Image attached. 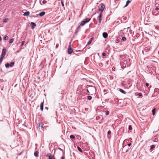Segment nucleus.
I'll return each mask as SVG.
<instances>
[{
	"label": "nucleus",
	"mask_w": 159,
	"mask_h": 159,
	"mask_svg": "<svg viewBox=\"0 0 159 159\" xmlns=\"http://www.w3.org/2000/svg\"><path fill=\"white\" fill-rule=\"evenodd\" d=\"M46 156L49 157V159H55V158H54L52 156H51L50 154H48L46 155Z\"/></svg>",
	"instance_id": "obj_8"
},
{
	"label": "nucleus",
	"mask_w": 159,
	"mask_h": 159,
	"mask_svg": "<svg viewBox=\"0 0 159 159\" xmlns=\"http://www.w3.org/2000/svg\"><path fill=\"white\" fill-rule=\"evenodd\" d=\"M6 52V50L5 48H3L2 49V54L1 55V57H4Z\"/></svg>",
	"instance_id": "obj_3"
},
{
	"label": "nucleus",
	"mask_w": 159,
	"mask_h": 159,
	"mask_svg": "<svg viewBox=\"0 0 159 159\" xmlns=\"http://www.w3.org/2000/svg\"><path fill=\"white\" fill-rule=\"evenodd\" d=\"M80 26H79V27L77 28V30H76L78 31H79L80 29Z\"/></svg>",
	"instance_id": "obj_39"
},
{
	"label": "nucleus",
	"mask_w": 159,
	"mask_h": 159,
	"mask_svg": "<svg viewBox=\"0 0 159 159\" xmlns=\"http://www.w3.org/2000/svg\"><path fill=\"white\" fill-rule=\"evenodd\" d=\"M105 8V5L103 3H102L100 4L99 7V11H101V13H102L103 11L104 10Z\"/></svg>",
	"instance_id": "obj_2"
},
{
	"label": "nucleus",
	"mask_w": 159,
	"mask_h": 159,
	"mask_svg": "<svg viewBox=\"0 0 159 159\" xmlns=\"http://www.w3.org/2000/svg\"><path fill=\"white\" fill-rule=\"evenodd\" d=\"M111 132L110 131H109L107 132L108 135H110L111 134Z\"/></svg>",
	"instance_id": "obj_38"
},
{
	"label": "nucleus",
	"mask_w": 159,
	"mask_h": 159,
	"mask_svg": "<svg viewBox=\"0 0 159 159\" xmlns=\"http://www.w3.org/2000/svg\"><path fill=\"white\" fill-rule=\"evenodd\" d=\"M98 65L99 66H103V64L102 63H99L98 64Z\"/></svg>",
	"instance_id": "obj_32"
},
{
	"label": "nucleus",
	"mask_w": 159,
	"mask_h": 159,
	"mask_svg": "<svg viewBox=\"0 0 159 159\" xmlns=\"http://www.w3.org/2000/svg\"><path fill=\"white\" fill-rule=\"evenodd\" d=\"M151 87V85L148 88V89L149 90L150 89Z\"/></svg>",
	"instance_id": "obj_47"
},
{
	"label": "nucleus",
	"mask_w": 159,
	"mask_h": 159,
	"mask_svg": "<svg viewBox=\"0 0 159 159\" xmlns=\"http://www.w3.org/2000/svg\"><path fill=\"white\" fill-rule=\"evenodd\" d=\"M78 31H78L76 30V31L75 32V34H76L78 33Z\"/></svg>",
	"instance_id": "obj_46"
},
{
	"label": "nucleus",
	"mask_w": 159,
	"mask_h": 159,
	"mask_svg": "<svg viewBox=\"0 0 159 159\" xmlns=\"http://www.w3.org/2000/svg\"><path fill=\"white\" fill-rule=\"evenodd\" d=\"M5 66L6 68H8L10 66L9 64L8 63H7L5 64Z\"/></svg>",
	"instance_id": "obj_17"
},
{
	"label": "nucleus",
	"mask_w": 159,
	"mask_h": 159,
	"mask_svg": "<svg viewBox=\"0 0 159 159\" xmlns=\"http://www.w3.org/2000/svg\"><path fill=\"white\" fill-rule=\"evenodd\" d=\"M61 159H65V157L64 156H62L61 158Z\"/></svg>",
	"instance_id": "obj_42"
},
{
	"label": "nucleus",
	"mask_w": 159,
	"mask_h": 159,
	"mask_svg": "<svg viewBox=\"0 0 159 159\" xmlns=\"http://www.w3.org/2000/svg\"><path fill=\"white\" fill-rule=\"evenodd\" d=\"M145 85L146 86L148 87L149 86V84L148 83H146L145 84Z\"/></svg>",
	"instance_id": "obj_40"
},
{
	"label": "nucleus",
	"mask_w": 159,
	"mask_h": 159,
	"mask_svg": "<svg viewBox=\"0 0 159 159\" xmlns=\"http://www.w3.org/2000/svg\"><path fill=\"white\" fill-rule=\"evenodd\" d=\"M155 108H154L152 110V114L153 115H154L155 114Z\"/></svg>",
	"instance_id": "obj_18"
},
{
	"label": "nucleus",
	"mask_w": 159,
	"mask_h": 159,
	"mask_svg": "<svg viewBox=\"0 0 159 159\" xmlns=\"http://www.w3.org/2000/svg\"><path fill=\"white\" fill-rule=\"evenodd\" d=\"M61 4L62 6L64 8V4L63 3V2L62 1H61Z\"/></svg>",
	"instance_id": "obj_36"
},
{
	"label": "nucleus",
	"mask_w": 159,
	"mask_h": 159,
	"mask_svg": "<svg viewBox=\"0 0 159 159\" xmlns=\"http://www.w3.org/2000/svg\"><path fill=\"white\" fill-rule=\"evenodd\" d=\"M40 107H43V102H41L40 104Z\"/></svg>",
	"instance_id": "obj_29"
},
{
	"label": "nucleus",
	"mask_w": 159,
	"mask_h": 159,
	"mask_svg": "<svg viewBox=\"0 0 159 159\" xmlns=\"http://www.w3.org/2000/svg\"><path fill=\"white\" fill-rule=\"evenodd\" d=\"M91 20V18H86L84 19L81 22L80 25L82 26H83L85 24L89 22Z\"/></svg>",
	"instance_id": "obj_1"
},
{
	"label": "nucleus",
	"mask_w": 159,
	"mask_h": 159,
	"mask_svg": "<svg viewBox=\"0 0 159 159\" xmlns=\"http://www.w3.org/2000/svg\"><path fill=\"white\" fill-rule=\"evenodd\" d=\"M5 20H6V19H4V20H3V22H6V21H5Z\"/></svg>",
	"instance_id": "obj_48"
},
{
	"label": "nucleus",
	"mask_w": 159,
	"mask_h": 159,
	"mask_svg": "<svg viewBox=\"0 0 159 159\" xmlns=\"http://www.w3.org/2000/svg\"><path fill=\"white\" fill-rule=\"evenodd\" d=\"M47 2V1H46L45 0H43L42 2L43 3V4H45V3H46Z\"/></svg>",
	"instance_id": "obj_37"
},
{
	"label": "nucleus",
	"mask_w": 159,
	"mask_h": 159,
	"mask_svg": "<svg viewBox=\"0 0 159 159\" xmlns=\"http://www.w3.org/2000/svg\"><path fill=\"white\" fill-rule=\"evenodd\" d=\"M112 70H113V71H114V70L113 69V68H112Z\"/></svg>",
	"instance_id": "obj_50"
},
{
	"label": "nucleus",
	"mask_w": 159,
	"mask_h": 159,
	"mask_svg": "<svg viewBox=\"0 0 159 159\" xmlns=\"http://www.w3.org/2000/svg\"><path fill=\"white\" fill-rule=\"evenodd\" d=\"M43 124H39V127H40L42 128H43Z\"/></svg>",
	"instance_id": "obj_28"
},
{
	"label": "nucleus",
	"mask_w": 159,
	"mask_h": 159,
	"mask_svg": "<svg viewBox=\"0 0 159 159\" xmlns=\"http://www.w3.org/2000/svg\"><path fill=\"white\" fill-rule=\"evenodd\" d=\"M87 98L89 100H90L92 99V98L91 96H87Z\"/></svg>",
	"instance_id": "obj_26"
},
{
	"label": "nucleus",
	"mask_w": 159,
	"mask_h": 159,
	"mask_svg": "<svg viewBox=\"0 0 159 159\" xmlns=\"http://www.w3.org/2000/svg\"><path fill=\"white\" fill-rule=\"evenodd\" d=\"M4 58V57H2L0 56V64L2 62V60Z\"/></svg>",
	"instance_id": "obj_21"
},
{
	"label": "nucleus",
	"mask_w": 159,
	"mask_h": 159,
	"mask_svg": "<svg viewBox=\"0 0 159 159\" xmlns=\"http://www.w3.org/2000/svg\"><path fill=\"white\" fill-rule=\"evenodd\" d=\"M122 40L123 41H125L126 40V39L125 37H122Z\"/></svg>",
	"instance_id": "obj_22"
},
{
	"label": "nucleus",
	"mask_w": 159,
	"mask_h": 159,
	"mask_svg": "<svg viewBox=\"0 0 159 159\" xmlns=\"http://www.w3.org/2000/svg\"><path fill=\"white\" fill-rule=\"evenodd\" d=\"M159 9V8L158 7H156L155 8V10H156V11H157V10H158Z\"/></svg>",
	"instance_id": "obj_41"
},
{
	"label": "nucleus",
	"mask_w": 159,
	"mask_h": 159,
	"mask_svg": "<svg viewBox=\"0 0 159 159\" xmlns=\"http://www.w3.org/2000/svg\"><path fill=\"white\" fill-rule=\"evenodd\" d=\"M77 149L78 150L81 152H82V150L81 149V148L79 147H77Z\"/></svg>",
	"instance_id": "obj_25"
},
{
	"label": "nucleus",
	"mask_w": 159,
	"mask_h": 159,
	"mask_svg": "<svg viewBox=\"0 0 159 159\" xmlns=\"http://www.w3.org/2000/svg\"><path fill=\"white\" fill-rule=\"evenodd\" d=\"M87 91L88 92H89V90H88V89H87Z\"/></svg>",
	"instance_id": "obj_51"
},
{
	"label": "nucleus",
	"mask_w": 159,
	"mask_h": 159,
	"mask_svg": "<svg viewBox=\"0 0 159 159\" xmlns=\"http://www.w3.org/2000/svg\"><path fill=\"white\" fill-rule=\"evenodd\" d=\"M102 36L104 38L106 39L108 37V34L107 33L104 32L102 34Z\"/></svg>",
	"instance_id": "obj_7"
},
{
	"label": "nucleus",
	"mask_w": 159,
	"mask_h": 159,
	"mask_svg": "<svg viewBox=\"0 0 159 159\" xmlns=\"http://www.w3.org/2000/svg\"><path fill=\"white\" fill-rule=\"evenodd\" d=\"M73 50L71 48V46L70 45L69 46V47L68 49V53L69 54H71L73 52Z\"/></svg>",
	"instance_id": "obj_4"
},
{
	"label": "nucleus",
	"mask_w": 159,
	"mask_h": 159,
	"mask_svg": "<svg viewBox=\"0 0 159 159\" xmlns=\"http://www.w3.org/2000/svg\"><path fill=\"white\" fill-rule=\"evenodd\" d=\"M130 2V1L129 0H128L126 2V5H125V6H124V7H127V6H128V5H129V4Z\"/></svg>",
	"instance_id": "obj_10"
},
{
	"label": "nucleus",
	"mask_w": 159,
	"mask_h": 159,
	"mask_svg": "<svg viewBox=\"0 0 159 159\" xmlns=\"http://www.w3.org/2000/svg\"><path fill=\"white\" fill-rule=\"evenodd\" d=\"M30 12L29 11H26L25 12L23 15L24 16H29L30 15Z\"/></svg>",
	"instance_id": "obj_9"
},
{
	"label": "nucleus",
	"mask_w": 159,
	"mask_h": 159,
	"mask_svg": "<svg viewBox=\"0 0 159 159\" xmlns=\"http://www.w3.org/2000/svg\"><path fill=\"white\" fill-rule=\"evenodd\" d=\"M39 152L38 151H35L34 153V155L36 157H38V156Z\"/></svg>",
	"instance_id": "obj_12"
},
{
	"label": "nucleus",
	"mask_w": 159,
	"mask_h": 159,
	"mask_svg": "<svg viewBox=\"0 0 159 159\" xmlns=\"http://www.w3.org/2000/svg\"><path fill=\"white\" fill-rule=\"evenodd\" d=\"M119 91L121 93H123V94H125L126 93L125 92L124 90L123 89H119Z\"/></svg>",
	"instance_id": "obj_15"
},
{
	"label": "nucleus",
	"mask_w": 159,
	"mask_h": 159,
	"mask_svg": "<svg viewBox=\"0 0 159 159\" xmlns=\"http://www.w3.org/2000/svg\"><path fill=\"white\" fill-rule=\"evenodd\" d=\"M127 63V62L125 61L124 62V63L123 65V66H122V69H124V68H125L126 67V63Z\"/></svg>",
	"instance_id": "obj_11"
},
{
	"label": "nucleus",
	"mask_w": 159,
	"mask_h": 159,
	"mask_svg": "<svg viewBox=\"0 0 159 159\" xmlns=\"http://www.w3.org/2000/svg\"><path fill=\"white\" fill-rule=\"evenodd\" d=\"M30 26L32 29H34L36 26V24L34 22H31Z\"/></svg>",
	"instance_id": "obj_6"
},
{
	"label": "nucleus",
	"mask_w": 159,
	"mask_h": 159,
	"mask_svg": "<svg viewBox=\"0 0 159 159\" xmlns=\"http://www.w3.org/2000/svg\"><path fill=\"white\" fill-rule=\"evenodd\" d=\"M131 145V143H128V146L129 147V146H130Z\"/></svg>",
	"instance_id": "obj_44"
},
{
	"label": "nucleus",
	"mask_w": 159,
	"mask_h": 159,
	"mask_svg": "<svg viewBox=\"0 0 159 159\" xmlns=\"http://www.w3.org/2000/svg\"><path fill=\"white\" fill-rule=\"evenodd\" d=\"M14 64V62L13 61L11 62L10 63V67H12Z\"/></svg>",
	"instance_id": "obj_16"
},
{
	"label": "nucleus",
	"mask_w": 159,
	"mask_h": 159,
	"mask_svg": "<svg viewBox=\"0 0 159 159\" xmlns=\"http://www.w3.org/2000/svg\"><path fill=\"white\" fill-rule=\"evenodd\" d=\"M45 14V12L44 11H42L39 13V15L40 16H42L44 15Z\"/></svg>",
	"instance_id": "obj_13"
},
{
	"label": "nucleus",
	"mask_w": 159,
	"mask_h": 159,
	"mask_svg": "<svg viewBox=\"0 0 159 159\" xmlns=\"http://www.w3.org/2000/svg\"><path fill=\"white\" fill-rule=\"evenodd\" d=\"M46 109H48V107H46Z\"/></svg>",
	"instance_id": "obj_53"
},
{
	"label": "nucleus",
	"mask_w": 159,
	"mask_h": 159,
	"mask_svg": "<svg viewBox=\"0 0 159 159\" xmlns=\"http://www.w3.org/2000/svg\"><path fill=\"white\" fill-rule=\"evenodd\" d=\"M129 130H131L132 129V127L131 125H129Z\"/></svg>",
	"instance_id": "obj_30"
},
{
	"label": "nucleus",
	"mask_w": 159,
	"mask_h": 159,
	"mask_svg": "<svg viewBox=\"0 0 159 159\" xmlns=\"http://www.w3.org/2000/svg\"><path fill=\"white\" fill-rule=\"evenodd\" d=\"M102 55L103 56H105L106 55V52H103L102 53Z\"/></svg>",
	"instance_id": "obj_34"
},
{
	"label": "nucleus",
	"mask_w": 159,
	"mask_h": 159,
	"mask_svg": "<svg viewBox=\"0 0 159 159\" xmlns=\"http://www.w3.org/2000/svg\"><path fill=\"white\" fill-rule=\"evenodd\" d=\"M109 111H106V113L105 114L107 115H108L109 114Z\"/></svg>",
	"instance_id": "obj_31"
},
{
	"label": "nucleus",
	"mask_w": 159,
	"mask_h": 159,
	"mask_svg": "<svg viewBox=\"0 0 159 159\" xmlns=\"http://www.w3.org/2000/svg\"><path fill=\"white\" fill-rule=\"evenodd\" d=\"M119 40L118 39H117L116 40V43H118L119 42Z\"/></svg>",
	"instance_id": "obj_45"
},
{
	"label": "nucleus",
	"mask_w": 159,
	"mask_h": 159,
	"mask_svg": "<svg viewBox=\"0 0 159 159\" xmlns=\"http://www.w3.org/2000/svg\"><path fill=\"white\" fill-rule=\"evenodd\" d=\"M1 0H0V1H1Z\"/></svg>",
	"instance_id": "obj_56"
},
{
	"label": "nucleus",
	"mask_w": 159,
	"mask_h": 159,
	"mask_svg": "<svg viewBox=\"0 0 159 159\" xmlns=\"http://www.w3.org/2000/svg\"><path fill=\"white\" fill-rule=\"evenodd\" d=\"M155 147V145H152L151 146L150 150L154 149Z\"/></svg>",
	"instance_id": "obj_20"
},
{
	"label": "nucleus",
	"mask_w": 159,
	"mask_h": 159,
	"mask_svg": "<svg viewBox=\"0 0 159 159\" xmlns=\"http://www.w3.org/2000/svg\"><path fill=\"white\" fill-rule=\"evenodd\" d=\"M77 139L78 140L81 139V137L79 135H77L76 136Z\"/></svg>",
	"instance_id": "obj_19"
},
{
	"label": "nucleus",
	"mask_w": 159,
	"mask_h": 159,
	"mask_svg": "<svg viewBox=\"0 0 159 159\" xmlns=\"http://www.w3.org/2000/svg\"><path fill=\"white\" fill-rule=\"evenodd\" d=\"M102 13H101L98 15L97 19L98 20V22L99 24L101 23L102 20Z\"/></svg>",
	"instance_id": "obj_5"
},
{
	"label": "nucleus",
	"mask_w": 159,
	"mask_h": 159,
	"mask_svg": "<svg viewBox=\"0 0 159 159\" xmlns=\"http://www.w3.org/2000/svg\"><path fill=\"white\" fill-rule=\"evenodd\" d=\"M138 95L139 97L142 96V94L141 93H138Z\"/></svg>",
	"instance_id": "obj_35"
},
{
	"label": "nucleus",
	"mask_w": 159,
	"mask_h": 159,
	"mask_svg": "<svg viewBox=\"0 0 159 159\" xmlns=\"http://www.w3.org/2000/svg\"><path fill=\"white\" fill-rule=\"evenodd\" d=\"M123 30H121L120 31H122Z\"/></svg>",
	"instance_id": "obj_54"
},
{
	"label": "nucleus",
	"mask_w": 159,
	"mask_h": 159,
	"mask_svg": "<svg viewBox=\"0 0 159 159\" xmlns=\"http://www.w3.org/2000/svg\"><path fill=\"white\" fill-rule=\"evenodd\" d=\"M93 38H91L87 43V45L90 44L92 42Z\"/></svg>",
	"instance_id": "obj_14"
},
{
	"label": "nucleus",
	"mask_w": 159,
	"mask_h": 159,
	"mask_svg": "<svg viewBox=\"0 0 159 159\" xmlns=\"http://www.w3.org/2000/svg\"><path fill=\"white\" fill-rule=\"evenodd\" d=\"M24 43H25V41H22L21 42V46H23L24 44Z\"/></svg>",
	"instance_id": "obj_33"
},
{
	"label": "nucleus",
	"mask_w": 159,
	"mask_h": 159,
	"mask_svg": "<svg viewBox=\"0 0 159 159\" xmlns=\"http://www.w3.org/2000/svg\"><path fill=\"white\" fill-rule=\"evenodd\" d=\"M70 138L71 139H75V137L74 135L72 134L70 135Z\"/></svg>",
	"instance_id": "obj_23"
},
{
	"label": "nucleus",
	"mask_w": 159,
	"mask_h": 159,
	"mask_svg": "<svg viewBox=\"0 0 159 159\" xmlns=\"http://www.w3.org/2000/svg\"><path fill=\"white\" fill-rule=\"evenodd\" d=\"M8 37L7 36L5 35L4 38V39L5 40H7L8 39Z\"/></svg>",
	"instance_id": "obj_27"
},
{
	"label": "nucleus",
	"mask_w": 159,
	"mask_h": 159,
	"mask_svg": "<svg viewBox=\"0 0 159 159\" xmlns=\"http://www.w3.org/2000/svg\"><path fill=\"white\" fill-rule=\"evenodd\" d=\"M108 61H107V64H108Z\"/></svg>",
	"instance_id": "obj_52"
},
{
	"label": "nucleus",
	"mask_w": 159,
	"mask_h": 159,
	"mask_svg": "<svg viewBox=\"0 0 159 159\" xmlns=\"http://www.w3.org/2000/svg\"><path fill=\"white\" fill-rule=\"evenodd\" d=\"M14 41V39H10V41H9V43H12Z\"/></svg>",
	"instance_id": "obj_24"
},
{
	"label": "nucleus",
	"mask_w": 159,
	"mask_h": 159,
	"mask_svg": "<svg viewBox=\"0 0 159 159\" xmlns=\"http://www.w3.org/2000/svg\"><path fill=\"white\" fill-rule=\"evenodd\" d=\"M2 39V38L1 37H0V41Z\"/></svg>",
	"instance_id": "obj_49"
},
{
	"label": "nucleus",
	"mask_w": 159,
	"mask_h": 159,
	"mask_svg": "<svg viewBox=\"0 0 159 159\" xmlns=\"http://www.w3.org/2000/svg\"><path fill=\"white\" fill-rule=\"evenodd\" d=\"M43 107H40V110H41V111H43Z\"/></svg>",
	"instance_id": "obj_43"
},
{
	"label": "nucleus",
	"mask_w": 159,
	"mask_h": 159,
	"mask_svg": "<svg viewBox=\"0 0 159 159\" xmlns=\"http://www.w3.org/2000/svg\"><path fill=\"white\" fill-rule=\"evenodd\" d=\"M158 53L159 54V51H158Z\"/></svg>",
	"instance_id": "obj_55"
}]
</instances>
